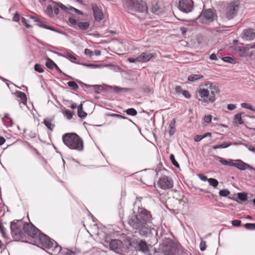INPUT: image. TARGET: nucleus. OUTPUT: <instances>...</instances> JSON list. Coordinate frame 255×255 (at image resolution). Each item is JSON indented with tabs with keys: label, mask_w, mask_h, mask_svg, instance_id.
Segmentation results:
<instances>
[{
	"label": "nucleus",
	"mask_w": 255,
	"mask_h": 255,
	"mask_svg": "<svg viewBox=\"0 0 255 255\" xmlns=\"http://www.w3.org/2000/svg\"><path fill=\"white\" fill-rule=\"evenodd\" d=\"M152 219L149 211L144 208H139L137 212L133 211L128 216V224L135 233L147 237L151 233Z\"/></svg>",
	"instance_id": "nucleus-1"
},
{
	"label": "nucleus",
	"mask_w": 255,
	"mask_h": 255,
	"mask_svg": "<svg viewBox=\"0 0 255 255\" xmlns=\"http://www.w3.org/2000/svg\"><path fill=\"white\" fill-rule=\"evenodd\" d=\"M205 86L207 89L200 87L196 91V97L199 101L202 103H213L216 100V94L219 93L220 90L218 86L213 85L209 82L206 83ZM200 86H202L201 85Z\"/></svg>",
	"instance_id": "nucleus-2"
},
{
	"label": "nucleus",
	"mask_w": 255,
	"mask_h": 255,
	"mask_svg": "<svg viewBox=\"0 0 255 255\" xmlns=\"http://www.w3.org/2000/svg\"><path fill=\"white\" fill-rule=\"evenodd\" d=\"M62 141L64 144L71 149L78 151H81L83 149V140L75 133L71 132L63 134Z\"/></svg>",
	"instance_id": "nucleus-3"
},
{
	"label": "nucleus",
	"mask_w": 255,
	"mask_h": 255,
	"mask_svg": "<svg viewBox=\"0 0 255 255\" xmlns=\"http://www.w3.org/2000/svg\"><path fill=\"white\" fill-rule=\"evenodd\" d=\"M124 7L130 13H146L148 10L146 2L142 0H126L124 3Z\"/></svg>",
	"instance_id": "nucleus-4"
},
{
	"label": "nucleus",
	"mask_w": 255,
	"mask_h": 255,
	"mask_svg": "<svg viewBox=\"0 0 255 255\" xmlns=\"http://www.w3.org/2000/svg\"><path fill=\"white\" fill-rule=\"evenodd\" d=\"M216 13L211 8L203 9L196 20L202 23L209 24L216 18Z\"/></svg>",
	"instance_id": "nucleus-5"
},
{
	"label": "nucleus",
	"mask_w": 255,
	"mask_h": 255,
	"mask_svg": "<svg viewBox=\"0 0 255 255\" xmlns=\"http://www.w3.org/2000/svg\"><path fill=\"white\" fill-rule=\"evenodd\" d=\"M240 5L238 0H234L230 2L226 8V15L228 19H232L236 14Z\"/></svg>",
	"instance_id": "nucleus-6"
},
{
	"label": "nucleus",
	"mask_w": 255,
	"mask_h": 255,
	"mask_svg": "<svg viewBox=\"0 0 255 255\" xmlns=\"http://www.w3.org/2000/svg\"><path fill=\"white\" fill-rule=\"evenodd\" d=\"M23 229L28 236L35 240L40 233V231L31 223L24 224Z\"/></svg>",
	"instance_id": "nucleus-7"
},
{
	"label": "nucleus",
	"mask_w": 255,
	"mask_h": 255,
	"mask_svg": "<svg viewBox=\"0 0 255 255\" xmlns=\"http://www.w3.org/2000/svg\"><path fill=\"white\" fill-rule=\"evenodd\" d=\"M178 247V244L170 242L163 246L162 251L165 255H176Z\"/></svg>",
	"instance_id": "nucleus-8"
},
{
	"label": "nucleus",
	"mask_w": 255,
	"mask_h": 255,
	"mask_svg": "<svg viewBox=\"0 0 255 255\" xmlns=\"http://www.w3.org/2000/svg\"><path fill=\"white\" fill-rule=\"evenodd\" d=\"M38 240L39 244L44 248L50 249L54 246V240L50 239L48 236L40 232L39 235L36 239Z\"/></svg>",
	"instance_id": "nucleus-9"
},
{
	"label": "nucleus",
	"mask_w": 255,
	"mask_h": 255,
	"mask_svg": "<svg viewBox=\"0 0 255 255\" xmlns=\"http://www.w3.org/2000/svg\"><path fill=\"white\" fill-rule=\"evenodd\" d=\"M157 185L162 189H170L173 186V181L171 178L167 176H163L159 178Z\"/></svg>",
	"instance_id": "nucleus-10"
},
{
	"label": "nucleus",
	"mask_w": 255,
	"mask_h": 255,
	"mask_svg": "<svg viewBox=\"0 0 255 255\" xmlns=\"http://www.w3.org/2000/svg\"><path fill=\"white\" fill-rule=\"evenodd\" d=\"M178 8L185 13L191 12L193 9V1L192 0H180Z\"/></svg>",
	"instance_id": "nucleus-11"
},
{
	"label": "nucleus",
	"mask_w": 255,
	"mask_h": 255,
	"mask_svg": "<svg viewBox=\"0 0 255 255\" xmlns=\"http://www.w3.org/2000/svg\"><path fill=\"white\" fill-rule=\"evenodd\" d=\"M233 166H235L241 170H245L246 169H248L250 170H252V169H253V167L243 162L241 160H234V161L233 162Z\"/></svg>",
	"instance_id": "nucleus-12"
},
{
	"label": "nucleus",
	"mask_w": 255,
	"mask_h": 255,
	"mask_svg": "<svg viewBox=\"0 0 255 255\" xmlns=\"http://www.w3.org/2000/svg\"><path fill=\"white\" fill-rule=\"evenodd\" d=\"M92 8L94 13V18L96 21H100L103 18V13L101 9L96 3L92 4Z\"/></svg>",
	"instance_id": "nucleus-13"
},
{
	"label": "nucleus",
	"mask_w": 255,
	"mask_h": 255,
	"mask_svg": "<svg viewBox=\"0 0 255 255\" xmlns=\"http://www.w3.org/2000/svg\"><path fill=\"white\" fill-rule=\"evenodd\" d=\"M153 57V54H148L145 52L141 53L137 57L138 62L145 63L149 61Z\"/></svg>",
	"instance_id": "nucleus-14"
},
{
	"label": "nucleus",
	"mask_w": 255,
	"mask_h": 255,
	"mask_svg": "<svg viewBox=\"0 0 255 255\" xmlns=\"http://www.w3.org/2000/svg\"><path fill=\"white\" fill-rule=\"evenodd\" d=\"M243 38L246 40H252L255 38V30L253 29L245 30Z\"/></svg>",
	"instance_id": "nucleus-15"
},
{
	"label": "nucleus",
	"mask_w": 255,
	"mask_h": 255,
	"mask_svg": "<svg viewBox=\"0 0 255 255\" xmlns=\"http://www.w3.org/2000/svg\"><path fill=\"white\" fill-rule=\"evenodd\" d=\"M29 17L30 18L33 19V20L35 22H37V26L42 27V28H45V29H47L51 30L52 31H56V32L58 31V30L55 29L54 28L51 27L50 26H48L44 23H43L38 18H36V17L33 16H30Z\"/></svg>",
	"instance_id": "nucleus-16"
},
{
	"label": "nucleus",
	"mask_w": 255,
	"mask_h": 255,
	"mask_svg": "<svg viewBox=\"0 0 255 255\" xmlns=\"http://www.w3.org/2000/svg\"><path fill=\"white\" fill-rule=\"evenodd\" d=\"M122 242L119 240H112L110 243V248L111 250L116 251L122 246Z\"/></svg>",
	"instance_id": "nucleus-17"
},
{
	"label": "nucleus",
	"mask_w": 255,
	"mask_h": 255,
	"mask_svg": "<svg viewBox=\"0 0 255 255\" xmlns=\"http://www.w3.org/2000/svg\"><path fill=\"white\" fill-rule=\"evenodd\" d=\"M48 253L51 255H58L61 251V247L59 246L56 242H54L53 247L50 249H48Z\"/></svg>",
	"instance_id": "nucleus-18"
},
{
	"label": "nucleus",
	"mask_w": 255,
	"mask_h": 255,
	"mask_svg": "<svg viewBox=\"0 0 255 255\" xmlns=\"http://www.w3.org/2000/svg\"><path fill=\"white\" fill-rule=\"evenodd\" d=\"M11 235L14 240H20L23 235L20 227L11 231Z\"/></svg>",
	"instance_id": "nucleus-19"
},
{
	"label": "nucleus",
	"mask_w": 255,
	"mask_h": 255,
	"mask_svg": "<svg viewBox=\"0 0 255 255\" xmlns=\"http://www.w3.org/2000/svg\"><path fill=\"white\" fill-rule=\"evenodd\" d=\"M215 157L217 159H218L219 161L223 165L233 166V162L234 161V160H232V159L226 160L222 157H219L218 156H215Z\"/></svg>",
	"instance_id": "nucleus-20"
},
{
	"label": "nucleus",
	"mask_w": 255,
	"mask_h": 255,
	"mask_svg": "<svg viewBox=\"0 0 255 255\" xmlns=\"http://www.w3.org/2000/svg\"><path fill=\"white\" fill-rule=\"evenodd\" d=\"M138 249L144 253H147L149 251L146 242L142 240L140 241L138 244Z\"/></svg>",
	"instance_id": "nucleus-21"
},
{
	"label": "nucleus",
	"mask_w": 255,
	"mask_h": 255,
	"mask_svg": "<svg viewBox=\"0 0 255 255\" xmlns=\"http://www.w3.org/2000/svg\"><path fill=\"white\" fill-rule=\"evenodd\" d=\"M250 47H238L237 48V49L240 52V56L242 57H246L248 55L249 50L250 49Z\"/></svg>",
	"instance_id": "nucleus-22"
},
{
	"label": "nucleus",
	"mask_w": 255,
	"mask_h": 255,
	"mask_svg": "<svg viewBox=\"0 0 255 255\" xmlns=\"http://www.w3.org/2000/svg\"><path fill=\"white\" fill-rule=\"evenodd\" d=\"M149 9L151 12L157 15L160 14L162 12L161 9L157 3L152 4L151 7L149 8Z\"/></svg>",
	"instance_id": "nucleus-23"
},
{
	"label": "nucleus",
	"mask_w": 255,
	"mask_h": 255,
	"mask_svg": "<svg viewBox=\"0 0 255 255\" xmlns=\"http://www.w3.org/2000/svg\"><path fill=\"white\" fill-rule=\"evenodd\" d=\"M43 123L45 126L51 131H52L55 125L53 124V119L46 118L44 120Z\"/></svg>",
	"instance_id": "nucleus-24"
},
{
	"label": "nucleus",
	"mask_w": 255,
	"mask_h": 255,
	"mask_svg": "<svg viewBox=\"0 0 255 255\" xmlns=\"http://www.w3.org/2000/svg\"><path fill=\"white\" fill-rule=\"evenodd\" d=\"M190 253L187 250L183 248V247L178 244V251L176 255H189Z\"/></svg>",
	"instance_id": "nucleus-25"
},
{
	"label": "nucleus",
	"mask_w": 255,
	"mask_h": 255,
	"mask_svg": "<svg viewBox=\"0 0 255 255\" xmlns=\"http://www.w3.org/2000/svg\"><path fill=\"white\" fill-rule=\"evenodd\" d=\"M77 26L79 29L82 30H87L90 26V23L88 22H78Z\"/></svg>",
	"instance_id": "nucleus-26"
},
{
	"label": "nucleus",
	"mask_w": 255,
	"mask_h": 255,
	"mask_svg": "<svg viewBox=\"0 0 255 255\" xmlns=\"http://www.w3.org/2000/svg\"><path fill=\"white\" fill-rule=\"evenodd\" d=\"M61 55L72 62H75L74 61L77 59L75 55L70 52H66L63 54H61Z\"/></svg>",
	"instance_id": "nucleus-27"
},
{
	"label": "nucleus",
	"mask_w": 255,
	"mask_h": 255,
	"mask_svg": "<svg viewBox=\"0 0 255 255\" xmlns=\"http://www.w3.org/2000/svg\"><path fill=\"white\" fill-rule=\"evenodd\" d=\"M22 223V221L21 220H17L13 221L10 224V230L11 231L14 230L16 229L18 227H20Z\"/></svg>",
	"instance_id": "nucleus-28"
},
{
	"label": "nucleus",
	"mask_w": 255,
	"mask_h": 255,
	"mask_svg": "<svg viewBox=\"0 0 255 255\" xmlns=\"http://www.w3.org/2000/svg\"><path fill=\"white\" fill-rule=\"evenodd\" d=\"M175 119H173L170 125H169V133L170 135H172L175 132L176 128H175Z\"/></svg>",
	"instance_id": "nucleus-29"
},
{
	"label": "nucleus",
	"mask_w": 255,
	"mask_h": 255,
	"mask_svg": "<svg viewBox=\"0 0 255 255\" xmlns=\"http://www.w3.org/2000/svg\"><path fill=\"white\" fill-rule=\"evenodd\" d=\"M203 77V76L201 75L192 74L188 76V80L190 82H195L202 78Z\"/></svg>",
	"instance_id": "nucleus-30"
},
{
	"label": "nucleus",
	"mask_w": 255,
	"mask_h": 255,
	"mask_svg": "<svg viewBox=\"0 0 255 255\" xmlns=\"http://www.w3.org/2000/svg\"><path fill=\"white\" fill-rule=\"evenodd\" d=\"M16 94L17 97L22 100V103L24 105L26 104L27 102V97L25 94L20 91H17L16 92Z\"/></svg>",
	"instance_id": "nucleus-31"
},
{
	"label": "nucleus",
	"mask_w": 255,
	"mask_h": 255,
	"mask_svg": "<svg viewBox=\"0 0 255 255\" xmlns=\"http://www.w3.org/2000/svg\"><path fill=\"white\" fill-rule=\"evenodd\" d=\"M234 123H235L236 124H238L239 125H242L244 124V121H243L242 118V114L238 113L236 114L234 117Z\"/></svg>",
	"instance_id": "nucleus-32"
},
{
	"label": "nucleus",
	"mask_w": 255,
	"mask_h": 255,
	"mask_svg": "<svg viewBox=\"0 0 255 255\" xmlns=\"http://www.w3.org/2000/svg\"><path fill=\"white\" fill-rule=\"evenodd\" d=\"M78 115L79 117L81 118H84L87 115V113L83 110L82 104L78 107Z\"/></svg>",
	"instance_id": "nucleus-33"
},
{
	"label": "nucleus",
	"mask_w": 255,
	"mask_h": 255,
	"mask_svg": "<svg viewBox=\"0 0 255 255\" xmlns=\"http://www.w3.org/2000/svg\"><path fill=\"white\" fill-rule=\"evenodd\" d=\"M46 13L51 17H54V13L53 10V6L49 4L47 6L45 10Z\"/></svg>",
	"instance_id": "nucleus-34"
},
{
	"label": "nucleus",
	"mask_w": 255,
	"mask_h": 255,
	"mask_svg": "<svg viewBox=\"0 0 255 255\" xmlns=\"http://www.w3.org/2000/svg\"><path fill=\"white\" fill-rule=\"evenodd\" d=\"M231 145H232L231 142H230L229 143H223L220 144H217V145H214L213 146V148L215 149L219 148H226V147L230 146Z\"/></svg>",
	"instance_id": "nucleus-35"
},
{
	"label": "nucleus",
	"mask_w": 255,
	"mask_h": 255,
	"mask_svg": "<svg viewBox=\"0 0 255 255\" xmlns=\"http://www.w3.org/2000/svg\"><path fill=\"white\" fill-rule=\"evenodd\" d=\"M83 84L85 86V87H86L87 88L90 87H93L94 88V90L96 92H99V91L102 90V89H103L102 86H101V85H97L91 86V85H88V84Z\"/></svg>",
	"instance_id": "nucleus-36"
},
{
	"label": "nucleus",
	"mask_w": 255,
	"mask_h": 255,
	"mask_svg": "<svg viewBox=\"0 0 255 255\" xmlns=\"http://www.w3.org/2000/svg\"><path fill=\"white\" fill-rule=\"evenodd\" d=\"M55 65H56L52 60H51L49 58L47 59V61L46 63V66L47 68L52 69H53L54 67L55 66Z\"/></svg>",
	"instance_id": "nucleus-37"
},
{
	"label": "nucleus",
	"mask_w": 255,
	"mask_h": 255,
	"mask_svg": "<svg viewBox=\"0 0 255 255\" xmlns=\"http://www.w3.org/2000/svg\"><path fill=\"white\" fill-rule=\"evenodd\" d=\"M208 181L209 184L215 188L219 184L218 180L214 178H209Z\"/></svg>",
	"instance_id": "nucleus-38"
},
{
	"label": "nucleus",
	"mask_w": 255,
	"mask_h": 255,
	"mask_svg": "<svg viewBox=\"0 0 255 255\" xmlns=\"http://www.w3.org/2000/svg\"><path fill=\"white\" fill-rule=\"evenodd\" d=\"M126 113L130 116H135L137 115V111L133 108H129L126 110Z\"/></svg>",
	"instance_id": "nucleus-39"
},
{
	"label": "nucleus",
	"mask_w": 255,
	"mask_h": 255,
	"mask_svg": "<svg viewBox=\"0 0 255 255\" xmlns=\"http://www.w3.org/2000/svg\"><path fill=\"white\" fill-rule=\"evenodd\" d=\"M67 84L69 87L72 88L74 90H76L79 88L78 84L74 81H69L67 83Z\"/></svg>",
	"instance_id": "nucleus-40"
},
{
	"label": "nucleus",
	"mask_w": 255,
	"mask_h": 255,
	"mask_svg": "<svg viewBox=\"0 0 255 255\" xmlns=\"http://www.w3.org/2000/svg\"><path fill=\"white\" fill-rule=\"evenodd\" d=\"M170 159L172 163L176 167H179V164L176 160L174 155L173 154L170 155Z\"/></svg>",
	"instance_id": "nucleus-41"
},
{
	"label": "nucleus",
	"mask_w": 255,
	"mask_h": 255,
	"mask_svg": "<svg viewBox=\"0 0 255 255\" xmlns=\"http://www.w3.org/2000/svg\"><path fill=\"white\" fill-rule=\"evenodd\" d=\"M241 106L244 108H246L252 110V111H255V109L250 104L247 103H243L241 104Z\"/></svg>",
	"instance_id": "nucleus-42"
},
{
	"label": "nucleus",
	"mask_w": 255,
	"mask_h": 255,
	"mask_svg": "<svg viewBox=\"0 0 255 255\" xmlns=\"http://www.w3.org/2000/svg\"><path fill=\"white\" fill-rule=\"evenodd\" d=\"M230 191L227 189H223L219 191V195L222 197H227L230 194Z\"/></svg>",
	"instance_id": "nucleus-43"
},
{
	"label": "nucleus",
	"mask_w": 255,
	"mask_h": 255,
	"mask_svg": "<svg viewBox=\"0 0 255 255\" xmlns=\"http://www.w3.org/2000/svg\"><path fill=\"white\" fill-rule=\"evenodd\" d=\"M245 227L247 230H255V224H254V223H247L245 225Z\"/></svg>",
	"instance_id": "nucleus-44"
},
{
	"label": "nucleus",
	"mask_w": 255,
	"mask_h": 255,
	"mask_svg": "<svg viewBox=\"0 0 255 255\" xmlns=\"http://www.w3.org/2000/svg\"><path fill=\"white\" fill-rule=\"evenodd\" d=\"M34 70L39 73H42L44 72V69L42 67V66L39 64H36L34 65Z\"/></svg>",
	"instance_id": "nucleus-45"
},
{
	"label": "nucleus",
	"mask_w": 255,
	"mask_h": 255,
	"mask_svg": "<svg viewBox=\"0 0 255 255\" xmlns=\"http://www.w3.org/2000/svg\"><path fill=\"white\" fill-rule=\"evenodd\" d=\"M238 197L239 199L243 201L247 200V195L245 193H239L238 194Z\"/></svg>",
	"instance_id": "nucleus-46"
},
{
	"label": "nucleus",
	"mask_w": 255,
	"mask_h": 255,
	"mask_svg": "<svg viewBox=\"0 0 255 255\" xmlns=\"http://www.w3.org/2000/svg\"><path fill=\"white\" fill-rule=\"evenodd\" d=\"M65 114L68 120L71 119L73 115V112L69 110H66L65 111Z\"/></svg>",
	"instance_id": "nucleus-47"
},
{
	"label": "nucleus",
	"mask_w": 255,
	"mask_h": 255,
	"mask_svg": "<svg viewBox=\"0 0 255 255\" xmlns=\"http://www.w3.org/2000/svg\"><path fill=\"white\" fill-rule=\"evenodd\" d=\"M222 59L224 62L230 63H232L234 61V59L233 58L230 57H223L222 58Z\"/></svg>",
	"instance_id": "nucleus-48"
},
{
	"label": "nucleus",
	"mask_w": 255,
	"mask_h": 255,
	"mask_svg": "<svg viewBox=\"0 0 255 255\" xmlns=\"http://www.w3.org/2000/svg\"><path fill=\"white\" fill-rule=\"evenodd\" d=\"M206 249V243L204 241H201L200 244V249L201 251H204Z\"/></svg>",
	"instance_id": "nucleus-49"
},
{
	"label": "nucleus",
	"mask_w": 255,
	"mask_h": 255,
	"mask_svg": "<svg viewBox=\"0 0 255 255\" xmlns=\"http://www.w3.org/2000/svg\"><path fill=\"white\" fill-rule=\"evenodd\" d=\"M82 65L91 68H97L99 67V65L97 64L82 63Z\"/></svg>",
	"instance_id": "nucleus-50"
},
{
	"label": "nucleus",
	"mask_w": 255,
	"mask_h": 255,
	"mask_svg": "<svg viewBox=\"0 0 255 255\" xmlns=\"http://www.w3.org/2000/svg\"><path fill=\"white\" fill-rule=\"evenodd\" d=\"M69 9L71 11H74L77 14H79V15L83 14V12L81 11H80V10H79L74 7L70 6V8H69Z\"/></svg>",
	"instance_id": "nucleus-51"
},
{
	"label": "nucleus",
	"mask_w": 255,
	"mask_h": 255,
	"mask_svg": "<svg viewBox=\"0 0 255 255\" xmlns=\"http://www.w3.org/2000/svg\"><path fill=\"white\" fill-rule=\"evenodd\" d=\"M68 21L72 26L77 25L78 22H77V20L73 17H69Z\"/></svg>",
	"instance_id": "nucleus-52"
},
{
	"label": "nucleus",
	"mask_w": 255,
	"mask_h": 255,
	"mask_svg": "<svg viewBox=\"0 0 255 255\" xmlns=\"http://www.w3.org/2000/svg\"><path fill=\"white\" fill-rule=\"evenodd\" d=\"M232 225L235 227H239L241 225V221L238 220H235L232 221Z\"/></svg>",
	"instance_id": "nucleus-53"
},
{
	"label": "nucleus",
	"mask_w": 255,
	"mask_h": 255,
	"mask_svg": "<svg viewBox=\"0 0 255 255\" xmlns=\"http://www.w3.org/2000/svg\"><path fill=\"white\" fill-rule=\"evenodd\" d=\"M58 4H54L53 6V13L54 14L57 15L59 13V8Z\"/></svg>",
	"instance_id": "nucleus-54"
},
{
	"label": "nucleus",
	"mask_w": 255,
	"mask_h": 255,
	"mask_svg": "<svg viewBox=\"0 0 255 255\" xmlns=\"http://www.w3.org/2000/svg\"><path fill=\"white\" fill-rule=\"evenodd\" d=\"M128 89H127V88H119L117 86H116L114 88V91L117 92V93H120L121 92H123V91H128Z\"/></svg>",
	"instance_id": "nucleus-55"
},
{
	"label": "nucleus",
	"mask_w": 255,
	"mask_h": 255,
	"mask_svg": "<svg viewBox=\"0 0 255 255\" xmlns=\"http://www.w3.org/2000/svg\"><path fill=\"white\" fill-rule=\"evenodd\" d=\"M21 22L24 24L25 25V26L27 27V28H30L32 27L31 25H29L28 23V20L24 18V17H22L21 18Z\"/></svg>",
	"instance_id": "nucleus-56"
},
{
	"label": "nucleus",
	"mask_w": 255,
	"mask_h": 255,
	"mask_svg": "<svg viewBox=\"0 0 255 255\" xmlns=\"http://www.w3.org/2000/svg\"><path fill=\"white\" fill-rule=\"evenodd\" d=\"M108 116H110V117L120 118V119H126V117H125L121 115H119V114H114V113L109 114H108Z\"/></svg>",
	"instance_id": "nucleus-57"
},
{
	"label": "nucleus",
	"mask_w": 255,
	"mask_h": 255,
	"mask_svg": "<svg viewBox=\"0 0 255 255\" xmlns=\"http://www.w3.org/2000/svg\"><path fill=\"white\" fill-rule=\"evenodd\" d=\"M212 116L210 115H208L207 116H205L204 117V121L205 122L207 123H209L211 122L212 120Z\"/></svg>",
	"instance_id": "nucleus-58"
},
{
	"label": "nucleus",
	"mask_w": 255,
	"mask_h": 255,
	"mask_svg": "<svg viewBox=\"0 0 255 255\" xmlns=\"http://www.w3.org/2000/svg\"><path fill=\"white\" fill-rule=\"evenodd\" d=\"M182 94L186 98H190L191 97V94L187 90H183Z\"/></svg>",
	"instance_id": "nucleus-59"
},
{
	"label": "nucleus",
	"mask_w": 255,
	"mask_h": 255,
	"mask_svg": "<svg viewBox=\"0 0 255 255\" xmlns=\"http://www.w3.org/2000/svg\"><path fill=\"white\" fill-rule=\"evenodd\" d=\"M84 53L85 55H89L90 57L93 55V52L89 49H85L84 50Z\"/></svg>",
	"instance_id": "nucleus-60"
},
{
	"label": "nucleus",
	"mask_w": 255,
	"mask_h": 255,
	"mask_svg": "<svg viewBox=\"0 0 255 255\" xmlns=\"http://www.w3.org/2000/svg\"><path fill=\"white\" fill-rule=\"evenodd\" d=\"M128 60L130 63H137V62H138V61L137 59V57H136V58L129 57V58H128Z\"/></svg>",
	"instance_id": "nucleus-61"
},
{
	"label": "nucleus",
	"mask_w": 255,
	"mask_h": 255,
	"mask_svg": "<svg viewBox=\"0 0 255 255\" xmlns=\"http://www.w3.org/2000/svg\"><path fill=\"white\" fill-rule=\"evenodd\" d=\"M202 139H203V137H202V135H196L194 137V140L196 142L200 141Z\"/></svg>",
	"instance_id": "nucleus-62"
},
{
	"label": "nucleus",
	"mask_w": 255,
	"mask_h": 255,
	"mask_svg": "<svg viewBox=\"0 0 255 255\" xmlns=\"http://www.w3.org/2000/svg\"><path fill=\"white\" fill-rule=\"evenodd\" d=\"M57 4L58 5L59 7H60L61 9L63 10L66 11L68 9L67 7H66L65 5H64L62 3L59 2V3H57Z\"/></svg>",
	"instance_id": "nucleus-63"
},
{
	"label": "nucleus",
	"mask_w": 255,
	"mask_h": 255,
	"mask_svg": "<svg viewBox=\"0 0 255 255\" xmlns=\"http://www.w3.org/2000/svg\"><path fill=\"white\" fill-rule=\"evenodd\" d=\"M13 20L16 22H18L19 21V15L17 12H16L14 15Z\"/></svg>",
	"instance_id": "nucleus-64"
}]
</instances>
